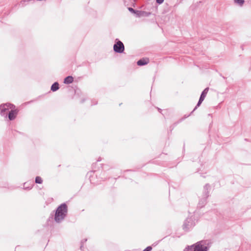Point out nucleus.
Masks as SVG:
<instances>
[{
	"mask_svg": "<svg viewBox=\"0 0 251 251\" xmlns=\"http://www.w3.org/2000/svg\"><path fill=\"white\" fill-rule=\"evenodd\" d=\"M68 207L65 203L61 204L58 206L54 215V221L57 223H61L67 216Z\"/></svg>",
	"mask_w": 251,
	"mask_h": 251,
	"instance_id": "1",
	"label": "nucleus"
},
{
	"mask_svg": "<svg viewBox=\"0 0 251 251\" xmlns=\"http://www.w3.org/2000/svg\"><path fill=\"white\" fill-rule=\"evenodd\" d=\"M207 241L201 240L191 245L187 246L184 251H208L209 247L207 246Z\"/></svg>",
	"mask_w": 251,
	"mask_h": 251,
	"instance_id": "2",
	"label": "nucleus"
},
{
	"mask_svg": "<svg viewBox=\"0 0 251 251\" xmlns=\"http://www.w3.org/2000/svg\"><path fill=\"white\" fill-rule=\"evenodd\" d=\"M195 225L193 218L190 217L187 218L184 222L183 229L185 231H189Z\"/></svg>",
	"mask_w": 251,
	"mask_h": 251,
	"instance_id": "3",
	"label": "nucleus"
},
{
	"mask_svg": "<svg viewBox=\"0 0 251 251\" xmlns=\"http://www.w3.org/2000/svg\"><path fill=\"white\" fill-rule=\"evenodd\" d=\"M113 50L116 53H122L124 52L125 46L124 44L118 39H116L113 46Z\"/></svg>",
	"mask_w": 251,
	"mask_h": 251,
	"instance_id": "4",
	"label": "nucleus"
},
{
	"mask_svg": "<svg viewBox=\"0 0 251 251\" xmlns=\"http://www.w3.org/2000/svg\"><path fill=\"white\" fill-rule=\"evenodd\" d=\"M151 9L152 10H151V12L137 10L136 12V17H139V18L149 17V16H150L151 15L152 12H156L157 11V7L156 6H152L151 7Z\"/></svg>",
	"mask_w": 251,
	"mask_h": 251,
	"instance_id": "5",
	"label": "nucleus"
},
{
	"mask_svg": "<svg viewBox=\"0 0 251 251\" xmlns=\"http://www.w3.org/2000/svg\"><path fill=\"white\" fill-rule=\"evenodd\" d=\"M15 105L9 103L1 104L0 106V114L1 115L3 116L4 115V113L7 110H8L10 109H11L15 108Z\"/></svg>",
	"mask_w": 251,
	"mask_h": 251,
	"instance_id": "6",
	"label": "nucleus"
},
{
	"mask_svg": "<svg viewBox=\"0 0 251 251\" xmlns=\"http://www.w3.org/2000/svg\"><path fill=\"white\" fill-rule=\"evenodd\" d=\"M19 110L17 109H11V110L9 112V113L8 114V119L10 121L14 120L18 113Z\"/></svg>",
	"mask_w": 251,
	"mask_h": 251,
	"instance_id": "7",
	"label": "nucleus"
},
{
	"mask_svg": "<svg viewBox=\"0 0 251 251\" xmlns=\"http://www.w3.org/2000/svg\"><path fill=\"white\" fill-rule=\"evenodd\" d=\"M210 190V186L208 183L206 184L203 187V191L202 197L207 199L209 196V191Z\"/></svg>",
	"mask_w": 251,
	"mask_h": 251,
	"instance_id": "8",
	"label": "nucleus"
},
{
	"mask_svg": "<svg viewBox=\"0 0 251 251\" xmlns=\"http://www.w3.org/2000/svg\"><path fill=\"white\" fill-rule=\"evenodd\" d=\"M149 63V59L148 58H143L142 59H140L137 62V64L138 66H142L148 64Z\"/></svg>",
	"mask_w": 251,
	"mask_h": 251,
	"instance_id": "9",
	"label": "nucleus"
},
{
	"mask_svg": "<svg viewBox=\"0 0 251 251\" xmlns=\"http://www.w3.org/2000/svg\"><path fill=\"white\" fill-rule=\"evenodd\" d=\"M206 201H207V199L203 197L200 200L199 203H198V206L200 208L203 207L205 205V204L206 203Z\"/></svg>",
	"mask_w": 251,
	"mask_h": 251,
	"instance_id": "10",
	"label": "nucleus"
},
{
	"mask_svg": "<svg viewBox=\"0 0 251 251\" xmlns=\"http://www.w3.org/2000/svg\"><path fill=\"white\" fill-rule=\"evenodd\" d=\"M74 81V78L72 76H68L64 80V83L65 84H70Z\"/></svg>",
	"mask_w": 251,
	"mask_h": 251,
	"instance_id": "11",
	"label": "nucleus"
},
{
	"mask_svg": "<svg viewBox=\"0 0 251 251\" xmlns=\"http://www.w3.org/2000/svg\"><path fill=\"white\" fill-rule=\"evenodd\" d=\"M59 83L57 82L53 83L51 86L50 90L53 92L57 91L59 88Z\"/></svg>",
	"mask_w": 251,
	"mask_h": 251,
	"instance_id": "12",
	"label": "nucleus"
},
{
	"mask_svg": "<svg viewBox=\"0 0 251 251\" xmlns=\"http://www.w3.org/2000/svg\"><path fill=\"white\" fill-rule=\"evenodd\" d=\"M209 91V88L208 87H207L206 88H205L203 91L202 92V93H201V95L200 96L201 97V98H203L204 99H205L208 92Z\"/></svg>",
	"mask_w": 251,
	"mask_h": 251,
	"instance_id": "13",
	"label": "nucleus"
},
{
	"mask_svg": "<svg viewBox=\"0 0 251 251\" xmlns=\"http://www.w3.org/2000/svg\"><path fill=\"white\" fill-rule=\"evenodd\" d=\"M201 103H202L201 102V101H200L199 100V101H198V103H197V105H196V106H195V108L194 109V110L191 112V113L189 115H187V116L185 115V116H184V118H187V117H189V116H190V115H191V114H192V113H193V112H194V111H195V110H196V109H197L199 106H200V105L201 104Z\"/></svg>",
	"mask_w": 251,
	"mask_h": 251,
	"instance_id": "14",
	"label": "nucleus"
},
{
	"mask_svg": "<svg viewBox=\"0 0 251 251\" xmlns=\"http://www.w3.org/2000/svg\"><path fill=\"white\" fill-rule=\"evenodd\" d=\"M35 183L38 184H41L43 182V180L40 176H36L35 180Z\"/></svg>",
	"mask_w": 251,
	"mask_h": 251,
	"instance_id": "15",
	"label": "nucleus"
},
{
	"mask_svg": "<svg viewBox=\"0 0 251 251\" xmlns=\"http://www.w3.org/2000/svg\"><path fill=\"white\" fill-rule=\"evenodd\" d=\"M234 2L239 4L240 6H242L244 3V0H234Z\"/></svg>",
	"mask_w": 251,
	"mask_h": 251,
	"instance_id": "16",
	"label": "nucleus"
},
{
	"mask_svg": "<svg viewBox=\"0 0 251 251\" xmlns=\"http://www.w3.org/2000/svg\"><path fill=\"white\" fill-rule=\"evenodd\" d=\"M87 239H84L83 240H82L81 242V246L80 247V249L81 250H82V248H83V244L86 242L87 241Z\"/></svg>",
	"mask_w": 251,
	"mask_h": 251,
	"instance_id": "17",
	"label": "nucleus"
},
{
	"mask_svg": "<svg viewBox=\"0 0 251 251\" xmlns=\"http://www.w3.org/2000/svg\"><path fill=\"white\" fill-rule=\"evenodd\" d=\"M152 250L151 246H148L145 248L143 251H151Z\"/></svg>",
	"mask_w": 251,
	"mask_h": 251,
	"instance_id": "18",
	"label": "nucleus"
},
{
	"mask_svg": "<svg viewBox=\"0 0 251 251\" xmlns=\"http://www.w3.org/2000/svg\"><path fill=\"white\" fill-rule=\"evenodd\" d=\"M128 10L130 12H131L132 13H134L135 14H136V12L137 11V10H134V9H133L131 7H129L128 8Z\"/></svg>",
	"mask_w": 251,
	"mask_h": 251,
	"instance_id": "19",
	"label": "nucleus"
},
{
	"mask_svg": "<svg viewBox=\"0 0 251 251\" xmlns=\"http://www.w3.org/2000/svg\"><path fill=\"white\" fill-rule=\"evenodd\" d=\"M152 6H154L153 5H152L151 6H147L146 7V9L149 11V12H151V11L152 10V9H151V7Z\"/></svg>",
	"mask_w": 251,
	"mask_h": 251,
	"instance_id": "20",
	"label": "nucleus"
},
{
	"mask_svg": "<svg viewBox=\"0 0 251 251\" xmlns=\"http://www.w3.org/2000/svg\"><path fill=\"white\" fill-rule=\"evenodd\" d=\"M156 1L157 3L160 4L163 2L164 0H156Z\"/></svg>",
	"mask_w": 251,
	"mask_h": 251,
	"instance_id": "21",
	"label": "nucleus"
},
{
	"mask_svg": "<svg viewBox=\"0 0 251 251\" xmlns=\"http://www.w3.org/2000/svg\"><path fill=\"white\" fill-rule=\"evenodd\" d=\"M204 99L203 98H201L200 97V99H199V101L202 102V101L204 100Z\"/></svg>",
	"mask_w": 251,
	"mask_h": 251,
	"instance_id": "22",
	"label": "nucleus"
},
{
	"mask_svg": "<svg viewBox=\"0 0 251 251\" xmlns=\"http://www.w3.org/2000/svg\"><path fill=\"white\" fill-rule=\"evenodd\" d=\"M101 160V157H99V158H98V159L97 161L100 162V161Z\"/></svg>",
	"mask_w": 251,
	"mask_h": 251,
	"instance_id": "23",
	"label": "nucleus"
},
{
	"mask_svg": "<svg viewBox=\"0 0 251 251\" xmlns=\"http://www.w3.org/2000/svg\"><path fill=\"white\" fill-rule=\"evenodd\" d=\"M85 100V99H82L81 101V103H83Z\"/></svg>",
	"mask_w": 251,
	"mask_h": 251,
	"instance_id": "24",
	"label": "nucleus"
},
{
	"mask_svg": "<svg viewBox=\"0 0 251 251\" xmlns=\"http://www.w3.org/2000/svg\"><path fill=\"white\" fill-rule=\"evenodd\" d=\"M157 109H158V110L159 112H160V111H161V109L160 108H157Z\"/></svg>",
	"mask_w": 251,
	"mask_h": 251,
	"instance_id": "25",
	"label": "nucleus"
}]
</instances>
